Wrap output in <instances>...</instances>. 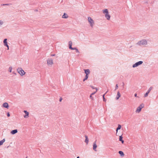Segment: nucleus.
<instances>
[{
    "label": "nucleus",
    "mask_w": 158,
    "mask_h": 158,
    "mask_svg": "<svg viewBox=\"0 0 158 158\" xmlns=\"http://www.w3.org/2000/svg\"><path fill=\"white\" fill-rule=\"evenodd\" d=\"M105 17L107 19V20H109L110 18V15L109 14V13L105 15Z\"/></svg>",
    "instance_id": "8"
},
{
    "label": "nucleus",
    "mask_w": 158,
    "mask_h": 158,
    "mask_svg": "<svg viewBox=\"0 0 158 158\" xmlns=\"http://www.w3.org/2000/svg\"><path fill=\"white\" fill-rule=\"evenodd\" d=\"M25 114V115L24 116V117L25 118H27L28 116L29 113L28 112H27Z\"/></svg>",
    "instance_id": "20"
},
{
    "label": "nucleus",
    "mask_w": 158,
    "mask_h": 158,
    "mask_svg": "<svg viewBox=\"0 0 158 158\" xmlns=\"http://www.w3.org/2000/svg\"><path fill=\"white\" fill-rule=\"evenodd\" d=\"M85 72L87 75H89L90 73V71L89 69H85L84 70Z\"/></svg>",
    "instance_id": "11"
},
{
    "label": "nucleus",
    "mask_w": 158,
    "mask_h": 158,
    "mask_svg": "<svg viewBox=\"0 0 158 158\" xmlns=\"http://www.w3.org/2000/svg\"><path fill=\"white\" fill-rule=\"evenodd\" d=\"M23 112H24L25 113H26L27 112V111L26 110H24Z\"/></svg>",
    "instance_id": "34"
},
{
    "label": "nucleus",
    "mask_w": 158,
    "mask_h": 158,
    "mask_svg": "<svg viewBox=\"0 0 158 158\" xmlns=\"http://www.w3.org/2000/svg\"><path fill=\"white\" fill-rule=\"evenodd\" d=\"M3 21L0 20V25H2L3 24Z\"/></svg>",
    "instance_id": "31"
},
{
    "label": "nucleus",
    "mask_w": 158,
    "mask_h": 158,
    "mask_svg": "<svg viewBox=\"0 0 158 158\" xmlns=\"http://www.w3.org/2000/svg\"><path fill=\"white\" fill-rule=\"evenodd\" d=\"M5 139H3L2 140L0 141V146L2 145L3 143L5 142Z\"/></svg>",
    "instance_id": "19"
},
{
    "label": "nucleus",
    "mask_w": 158,
    "mask_h": 158,
    "mask_svg": "<svg viewBox=\"0 0 158 158\" xmlns=\"http://www.w3.org/2000/svg\"><path fill=\"white\" fill-rule=\"evenodd\" d=\"M152 87H150L149 88V89L148 90V92H150V91H151V90L152 89Z\"/></svg>",
    "instance_id": "25"
},
{
    "label": "nucleus",
    "mask_w": 158,
    "mask_h": 158,
    "mask_svg": "<svg viewBox=\"0 0 158 158\" xmlns=\"http://www.w3.org/2000/svg\"><path fill=\"white\" fill-rule=\"evenodd\" d=\"M103 99H105L104 98V95H103Z\"/></svg>",
    "instance_id": "38"
},
{
    "label": "nucleus",
    "mask_w": 158,
    "mask_h": 158,
    "mask_svg": "<svg viewBox=\"0 0 158 158\" xmlns=\"http://www.w3.org/2000/svg\"><path fill=\"white\" fill-rule=\"evenodd\" d=\"M141 108H139L138 107L137 108V109L135 111L136 112L139 113L141 110Z\"/></svg>",
    "instance_id": "14"
},
{
    "label": "nucleus",
    "mask_w": 158,
    "mask_h": 158,
    "mask_svg": "<svg viewBox=\"0 0 158 158\" xmlns=\"http://www.w3.org/2000/svg\"><path fill=\"white\" fill-rule=\"evenodd\" d=\"M17 71L18 73L21 76H23L25 74V73L21 68H18Z\"/></svg>",
    "instance_id": "2"
},
{
    "label": "nucleus",
    "mask_w": 158,
    "mask_h": 158,
    "mask_svg": "<svg viewBox=\"0 0 158 158\" xmlns=\"http://www.w3.org/2000/svg\"><path fill=\"white\" fill-rule=\"evenodd\" d=\"M9 5V4H2V5H1L2 6H4V5L8 6Z\"/></svg>",
    "instance_id": "30"
},
{
    "label": "nucleus",
    "mask_w": 158,
    "mask_h": 158,
    "mask_svg": "<svg viewBox=\"0 0 158 158\" xmlns=\"http://www.w3.org/2000/svg\"><path fill=\"white\" fill-rule=\"evenodd\" d=\"M18 132V130L17 129H15L14 130H13L11 131L10 132V133L12 135L15 134L16 133Z\"/></svg>",
    "instance_id": "10"
},
{
    "label": "nucleus",
    "mask_w": 158,
    "mask_h": 158,
    "mask_svg": "<svg viewBox=\"0 0 158 158\" xmlns=\"http://www.w3.org/2000/svg\"><path fill=\"white\" fill-rule=\"evenodd\" d=\"M118 153L121 156L123 157L124 156L123 152L122 151H119L118 152Z\"/></svg>",
    "instance_id": "17"
},
{
    "label": "nucleus",
    "mask_w": 158,
    "mask_h": 158,
    "mask_svg": "<svg viewBox=\"0 0 158 158\" xmlns=\"http://www.w3.org/2000/svg\"><path fill=\"white\" fill-rule=\"evenodd\" d=\"M144 107V105L143 103L141 104L140 105V106H138L139 107L141 108V109H142Z\"/></svg>",
    "instance_id": "22"
},
{
    "label": "nucleus",
    "mask_w": 158,
    "mask_h": 158,
    "mask_svg": "<svg viewBox=\"0 0 158 158\" xmlns=\"http://www.w3.org/2000/svg\"><path fill=\"white\" fill-rule=\"evenodd\" d=\"M135 97H136V96H137V94H135Z\"/></svg>",
    "instance_id": "37"
},
{
    "label": "nucleus",
    "mask_w": 158,
    "mask_h": 158,
    "mask_svg": "<svg viewBox=\"0 0 158 158\" xmlns=\"http://www.w3.org/2000/svg\"><path fill=\"white\" fill-rule=\"evenodd\" d=\"M62 99H59V101H60V102H61V101H62Z\"/></svg>",
    "instance_id": "39"
},
{
    "label": "nucleus",
    "mask_w": 158,
    "mask_h": 158,
    "mask_svg": "<svg viewBox=\"0 0 158 158\" xmlns=\"http://www.w3.org/2000/svg\"><path fill=\"white\" fill-rule=\"evenodd\" d=\"M74 50H76V52H78V53L79 52V51L77 48H74Z\"/></svg>",
    "instance_id": "27"
},
{
    "label": "nucleus",
    "mask_w": 158,
    "mask_h": 158,
    "mask_svg": "<svg viewBox=\"0 0 158 158\" xmlns=\"http://www.w3.org/2000/svg\"><path fill=\"white\" fill-rule=\"evenodd\" d=\"M9 70L10 71V72H11V70H12V67H10L9 68Z\"/></svg>",
    "instance_id": "29"
},
{
    "label": "nucleus",
    "mask_w": 158,
    "mask_h": 158,
    "mask_svg": "<svg viewBox=\"0 0 158 158\" xmlns=\"http://www.w3.org/2000/svg\"><path fill=\"white\" fill-rule=\"evenodd\" d=\"M87 20L90 26L93 27L94 24V21L90 17H88Z\"/></svg>",
    "instance_id": "1"
},
{
    "label": "nucleus",
    "mask_w": 158,
    "mask_h": 158,
    "mask_svg": "<svg viewBox=\"0 0 158 158\" xmlns=\"http://www.w3.org/2000/svg\"><path fill=\"white\" fill-rule=\"evenodd\" d=\"M55 55V54H54H54L53 55H52L51 56H54Z\"/></svg>",
    "instance_id": "40"
},
{
    "label": "nucleus",
    "mask_w": 158,
    "mask_h": 158,
    "mask_svg": "<svg viewBox=\"0 0 158 158\" xmlns=\"http://www.w3.org/2000/svg\"><path fill=\"white\" fill-rule=\"evenodd\" d=\"M88 77V75H86L85 78L83 79V81H85V80H87Z\"/></svg>",
    "instance_id": "23"
},
{
    "label": "nucleus",
    "mask_w": 158,
    "mask_h": 158,
    "mask_svg": "<svg viewBox=\"0 0 158 158\" xmlns=\"http://www.w3.org/2000/svg\"><path fill=\"white\" fill-rule=\"evenodd\" d=\"M149 92H148L147 91L146 93L144 95V96L145 97H146L147 96H148V94L149 93Z\"/></svg>",
    "instance_id": "26"
},
{
    "label": "nucleus",
    "mask_w": 158,
    "mask_h": 158,
    "mask_svg": "<svg viewBox=\"0 0 158 158\" xmlns=\"http://www.w3.org/2000/svg\"><path fill=\"white\" fill-rule=\"evenodd\" d=\"M147 44V41L145 40H144L139 41L138 43V44L139 45L146 44Z\"/></svg>",
    "instance_id": "3"
},
{
    "label": "nucleus",
    "mask_w": 158,
    "mask_h": 158,
    "mask_svg": "<svg viewBox=\"0 0 158 158\" xmlns=\"http://www.w3.org/2000/svg\"><path fill=\"white\" fill-rule=\"evenodd\" d=\"M85 143H86L87 144H88V142H89V139H88V136L86 135H85Z\"/></svg>",
    "instance_id": "15"
},
{
    "label": "nucleus",
    "mask_w": 158,
    "mask_h": 158,
    "mask_svg": "<svg viewBox=\"0 0 158 158\" xmlns=\"http://www.w3.org/2000/svg\"><path fill=\"white\" fill-rule=\"evenodd\" d=\"M94 94V93H92V94L91 95H90V98H91V96H92V95H93V94Z\"/></svg>",
    "instance_id": "36"
},
{
    "label": "nucleus",
    "mask_w": 158,
    "mask_h": 158,
    "mask_svg": "<svg viewBox=\"0 0 158 158\" xmlns=\"http://www.w3.org/2000/svg\"><path fill=\"white\" fill-rule=\"evenodd\" d=\"M96 140L95 141L94 143H93V150L96 151V148L97 147V145L96 144Z\"/></svg>",
    "instance_id": "6"
},
{
    "label": "nucleus",
    "mask_w": 158,
    "mask_h": 158,
    "mask_svg": "<svg viewBox=\"0 0 158 158\" xmlns=\"http://www.w3.org/2000/svg\"><path fill=\"white\" fill-rule=\"evenodd\" d=\"M3 43H4V45L6 46L8 48L7 49L8 50L9 49V46L7 44V39H5L4 40Z\"/></svg>",
    "instance_id": "7"
},
{
    "label": "nucleus",
    "mask_w": 158,
    "mask_h": 158,
    "mask_svg": "<svg viewBox=\"0 0 158 158\" xmlns=\"http://www.w3.org/2000/svg\"><path fill=\"white\" fill-rule=\"evenodd\" d=\"M123 137L122 135L120 136L119 138V140L120 141H121L122 143H123L124 141L123 140Z\"/></svg>",
    "instance_id": "16"
},
{
    "label": "nucleus",
    "mask_w": 158,
    "mask_h": 158,
    "mask_svg": "<svg viewBox=\"0 0 158 158\" xmlns=\"http://www.w3.org/2000/svg\"><path fill=\"white\" fill-rule=\"evenodd\" d=\"M143 61H139L137 62H136L135 64L133 65L132 67L133 68H135V67H137V66H139V65H140L142 64L143 63Z\"/></svg>",
    "instance_id": "5"
},
{
    "label": "nucleus",
    "mask_w": 158,
    "mask_h": 158,
    "mask_svg": "<svg viewBox=\"0 0 158 158\" xmlns=\"http://www.w3.org/2000/svg\"><path fill=\"white\" fill-rule=\"evenodd\" d=\"M96 92L97 91V89L96 88Z\"/></svg>",
    "instance_id": "41"
},
{
    "label": "nucleus",
    "mask_w": 158,
    "mask_h": 158,
    "mask_svg": "<svg viewBox=\"0 0 158 158\" xmlns=\"http://www.w3.org/2000/svg\"><path fill=\"white\" fill-rule=\"evenodd\" d=\"M3 106L5 108H8L9 107L8 104L6 102H5L3 104Z\"/></svg>",
    "instance_id": "12"
},
{
    "label": "nucleus",
    "mask_w": 158,
    "mask_h": 158,
    "mask_svg": "<svg viewBox=\"0 0 158 158\" xmlns=\"http://www.w3.org/2000/svg\"><path fill=\"white\" fill-rule=\"evenodd\" d=\"M25 158H27V157Z\"/></svg>",
    "instance_id": "42"
},
{
    "label": "nucleus",
    "mask_w": 158,
    "mask_h": 158,
    "mask_svg": "<svg viewBox=\"0 0 158 158\" xmlns=\"http://www.w3.org/2000/svg\"><path fill=\"white\" fill-rule=\"evenodd\" d=\"M106 99H103V101L104 102H106Z\"/></svg>",
    "instance_id": "35"
},
{
    "label": "nucleus",
    "mask_w": 158,
    "mask_h": 158,
    "mask_svg": "<svg viewBox=\"0 0 158 158\" xmlns=\"http://www.w3.org/2000/svg\"><path fill=\"white\" fill-rule=\"evenodd\" d=\"M69 48L70 49L72 50H74V48H72V46H69Z\"/></svg>",
    "instance_id": "28"
},
{
    "label": "nucleus",
    "mask_w": 158,
    "mask_h": 158,
    "mask_svg": "<svg viewBox=\"0 0 158 158\" xmlns=\"http://www.w3.org/2000/svg\"><path fill=\"white\" fill-rule=\"evenodd\" d=\"M69 46H72V43L71 41H70L69 42Z\"/></svg>",
    "instance_id": "24"
},
{
    "label": "nucleus",
    "mask_w": 158,
    "mask_h": 158,
    "mask_svg": "<svg viewBox=\"0 0 158 158\" xmlns=\"http://www.w3.org/2000/svg\"><path fill=\"white\" fill-rule=\"evenodd\" d=\"M120 97V94L119 92H118L117 95V99H118Z\"/></svg>",
    "instance_id": "21"
},
{
    "label": "nucleus",
    "mask_w": 158,
    "mask_h": 158,
    "mask_svg": "<svg viewBox=\"0 0 158 158\" xmlns=\"http://www.w3.org/2000/svg\"><path fill=\"white\" fill-rule=\"evenodd\" d=\"M121 126L120 124H118V127L117 128L116 130V133H117L118 130L121 129Z\"/></svg>",
    "instance_id": "18"
},
{
    "label": "nucleus",
    "mask_w": 158,
    "mask_h": 158,
    "mask_svg": "<svg viewBox=\"0 0 158 158\" xmlns=\"http://www.w3.org/2000/svg\"><path fill=\"white\" fill-rule=\"evenodd\" d=\"M118 85L117 84L116 85V89H117L118 88Z\"/></svg>",
    "instance_id": "33"
},
{
    "label": "nucleus",
    "mask_w": 158,
    "mask_h": 158,
    "mask_svg": "<svg viewBox=\"0 0 158 158\" xmlns=\"http://www.w3.org/2000/svg\"><path fill=\"white\" fill-rule=\"evenodd\" d=\"M47 64L48 65H52L53 64V60L51 58L48 59L47 60Z\"/></svg>",
    "instance_id": "4"
},
{
    "label": "nucleus",
    "mask_w": 158,
    "mask_h": 158,
    "mask_svg": "<svg viewBox=\"0 0 158 158\" xmlns=\"http://www.w3.org/2000/svg\"><path fill=\"white\" fill-rule=\"evenodd\" d=\"M10 116V114L9 113V112H8L7 113V116L8 117H9V116Z\"/></svg>",
    "instance_id": "32"
},
{
    "label": "nucleus",
    "mask_w": 158,
    "mask_h": 158,
    "mask_svg": "<svg viewBox=\"0 0 158 158\" xmlns=\"http://www.w3.org/2000/svg\"><path fill=\"white\" fill-rule=\"evenodd\" d=\"M62 17L63 18L67 19L68 17V16L66 13H64L62 15Z\"/></svg>",
    "instance_id": "13"
},
{
    "label": "nucleus",
    "mask_w": 158,
    "mask_h": 158,
    "mask_svg": "<svg viewBox=\"0 0 158 158\" xmlns=\"http://www.w3.org/2000/svg\"><path fill=\"white\" fill-rule=\"evenodd\" d=\"M102 13L105 15L109 13V11L107 9H106L102 10Z\"/></svg>",
    "instance_id": "9"
}]
</instances>
